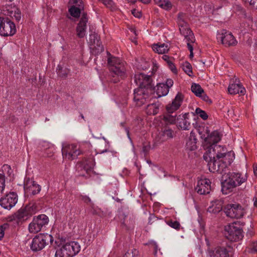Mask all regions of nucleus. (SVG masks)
<instances>
[{"label": "nucleus", "mask_w": 257, "mask_h": 257, "mask_svg": "<svg viewBox=\"0 0 257 257\" xmlns=\"http://www.w3.org/2000/svg\"><path fill=\"white\" fill-rule=\"evenodd\" d=\"M228 76L229 77V85L228 87V93L231 95H235L236 94H240L242 95H244L246 90L239 80L231 73H230V74H228Z\"/></svg>", "instance_id": "obj_7"}, {"label": "nucleus", "mask_w": 257, "mask_h": 257, "mask_svg": "<svg viewBox=\"0 0 257 257\" xmlns=\"http://www.w3.org/2000/svg\"><path fill=\"white\" fill-rule=\"evenodd\" d=\"M50 151V149H48L47 150L45 151V156L48 157H50L52 156L54 151H52V152Z\"/></svg>", "instance_id": "obj_63"}, {"label": "nucleus", "mask_w": 257, "mask_h": 257, "mask_svg": "<svg viewBox=\"0 0 257 257\" xmlns=\"http://www.w3.org/2000/svg\"><path fill=\"white\" fill-rule=\"evenodd\" d=\"M151 148L149 143H144L143 144L142 151L145 155H146L150 151Z\"/></svg>", "instance_id": "obj_56"}, {"label": "nucleus", "mask_w": 257, "mask_h": 257, "mask_svg": "<svg viewBox=\"0 0 257 257\" xmlns=\"http://www.w3.org/2000/svg\"><path fill=\"white\" fill-rule=\"evenodd\" d=\"M196 113L202 118L203 120H206L208 118V115L206 112L201 108L198 107L195 110Z\"/></svg>", "instance_id": "obj_48"}, {"label": "nucleus", "mask_w": 257, "mask_h": 257, "mask_svg": "<svg viewBox=\"0 0 257 257\" xmlns=\"http://www.w3.org/2000/svg\"><path fill=\"white\" fill-rule=\"evenodd\" d=\"M160 104L153 103L147 105L146 112L148 115H156L159 111Z\"/></svg>", "instance_id": "obj_31"}, {"label": "nucleus", "mask_w": 257, "mask_h": 257, "mask_svg": "<svg viewBox=\"0 0 257 257\" xmlns=\"http://www.w3.org/2000/svg\"><path fill=\"white\" fill-rule=\"evenodd\" d=\"M70 72V70L67 68H63L60 65H58L57 68V73L58 75L62 77L65 78L68 76Z\"/></svg>", "instance_id": "obj_35"}, {"label": "nucleus", "mask_w": 257, "mask_h": 257, "mask_svg": "<svg viewBox=\"0 0 257 257\" xmlns=\"http://www.w3.org/2000/svg\"><path fill=\"white\" fill-rule=\"evenodd\" d=\"M206 147V151L203 155V158L204 159L207 161L208 162L210 161V162H208V165L209 163L210 162H213V161H212V159H213L214 160L215 159V155L213 154L211 150L212 148H210V147Z\"/></svg>", "instance_id": "obj_32"}, {"label": "nucleus", "mask_w": 257, "mask_h": 257, "mask_svg": "<svg viewBox=\"0 0 257 257\" xmlns=\"http://www.w3.org/2000/svg\"><path fill=\"white\" fill-rule=\"evenodd\" d=\"M149 92L148 90H146L141 88L134 90V100L138 106H141L149 99L150 95L153 93Z\"/></svg>", "instance_id": "obj_13"}, {"label": "nucleus", "mask_w": 257, "mask_h": 257, "mask_svg": "<svg viewBox=\"0 0 257 257\" xmlns=\"http://www.w3.org/2000/svg\"><path fill=\"white\" fill-rule=\"evenodd\" d=\"M70 2L75 5L72 6L69 8V12L72 16L76 18L79 17L80 15L81 10L83 8L82 1L70 0Z\"/></svg>", "instance_id": "obj_22"}, {"label": "nucleus", "mask_w": 257, "mask_h": 257, "mask_svg": "<svg viewBox=\"0 0 257 257\" xmlns=\"http://www.w3.org/2000/svg\"><path fill=\"white\" fill-rule=\"evenodd\" d=\"M24 208L30 216L35 213L37 211V206L34 203H30Z\"/></svg>", "instance_id": "obj_38"}, {"label": "nucleus", "mask_w": 257, "mask_h": 257, "mask_svg": "<svg viewBox=\"0 0 257 257\" xmlns=\"http://www.w3.org/2000/svg\"><path fill=\"white\" fill-rule=\"evenodd\" d=\"M186 15L183 13H180L178 15V24L180 27L187 26L188 25L186 21Z\"/></svg>", "instance_id": "obj_39"}, {"label": "nucleus", "mask_w": 257, "mask_h": 257, "mask_svg": "<svg viewBox=\"0 0 257 257\" xmlns=\"http://www.w3.org/2000/svg\"><path fill=\"white\" fill-rule=\"evenodd\" d=\"M247 3H249L252 8L257 9V0H247Z\"/></svg>", "instance_id": "obj_59"}, {"label": "nucleus", "mask_w": 257, "mask_h": 257, "mask_svg": "<svg viewBox=\"0 0 257 257\" xmlns=\"http://www.w3.org/2000/svg\"><path fill=\"white\" fill-rule=\"evenodd\" d=\"M191 90L196 96L199 97L201 96V94L204 92L203 89L202 88L201 86L196 83H193L191 86Z\"/></svg>", "instance_id": "obj_33"}, {"label": "nucleus", "mask_w": 257, "mask_h": 257, "mask_svg": "<svg viewBox=\"0 0 257 257\" xmlns=\"http://www.w3.org/2000/svg\"><path fill=\"white\" fill-rule=\"evenodd\" d=\"M24 190L27 195H35L40 192L41 187L34 181L29 179L24 184Z\"/></svg>", "instance_id": "obj_16"}, {"label": "nucleus", "mask_w": 257, "mask_h": 257, "mask_svg": "<svg viewBox=\"0 0 257 257\" xmlns=\"http://www.w3.org/2000/svg\"><path fill=\"white\" fill-rule=\"evenodd\" d=\"M173 81L171 79H167L166 83H160L157 85L156 93L158 97L166 95L169 90V88L173 85Z\"/></svg>", "instance_id": "obj_17"}, {"label": "nucleus", "mask_w": 257, "mask_h": 257, "mask_svg": "<svg viewBox=\"0 0 257 257\" xmlns=\"http://www.w3.org/2000/svg\"><path fill=\"white\" fill-rule=\"evenodd\" d=\"M168 65L169 68L171 70V71L173 73H177V69L172 61L169 62Z\"/></svg>", "instance_id": "obj_61"}, {"label": "nucleus", "mask_w": 257, "mask_h": 257, "mask_svg": "<svg viewBox=\"0 0 257 257\" xmlns=\"http://www.w3.org/2000/svg\"><path fill=\"white\" fill-rule=\"evenodd\" d=\"M132 14L136 18H140L142 16L141 13L136 9L132 11Z\"/></svg>", "instance_id": "obj_62"}, {"label": "nucleus", "mask_w": 257, "mask_h": 257, "mask_svg": "<svg viewBox=\"0 0 257 257\" xmlns=\"http://www.w3.org/2000/svg\"><path fill=\"white\" fill-rule=\"evenodd\" d=\"M49 218L45 214H41L33 218V221L29 224V229L31 233L40 231L43 227L48 223Z\"/></svg>", "instance_id": "obj_10"}, {"label": "nucleus", "mask_w": 257, "mask_h": 257, "mask_svg": "<svg viewBox=\"0 0 257 257\" xmlns=\"http://www.w3.org/2000/svg\"><path fill=\"white\" fill-rule=\"evenodd\" d=\"M183 98V95L181 93H178L172 103L166 106V110L168 113H172L179 109L182 104Z\"/></svg>", "instance_id": "obj_20"}, {"label": "nucleus", "mask_w": 257, "mask_h": 257, "mask_svg": "<svg viewBox=\"0 0 257 257\" xmlns=\"http://www.w3.org/2000/svg\"><path fill=\"white\" fill-rule=\"evenodd\" d=\"M247 180L246 174L239 172L229 171L226 174V194L234 193L236 188L245 183Z\"/></svg>", "instance_id": "obj_2"}, {"label": "nucleus", "mask_w": 257, "mask_h": 257, "mask_svg": "<svg viewBox=\"0 0 257 257\" xmlns=\"http://www.w3.org/2000/svg\"><path fill=\"white\" fill-rule=\"evenodd\" d=\"M107 63L113 78L117 76L123 78L126 76V63L120 59L111 56L107 59Z\"/></svg>", "instance_id": "obj_3"}, {"label": "nucleus", "mask_w": 257, "mask_h": 257, "mask_svg": "<svg viewBox=\"0 0 257 257\" xmlns=\"http://www.w3.org/2000/svg\"><path fill=\"white\" fill-rule=\"evenodd\" d=\"M189 113H186L182 115H180L177 117V122L179 127L183 130H189L191 125L188 121Z\"/></svg>", "instance_id": "obj_24"}, {"label": "nucleus", "mask_w": 257, "mask_h": 257, "mask_svg": "<svg viewBox=\"0 0 257 257\" xmlns=\"http://www.w3.org/2000/svg\"><path fill=\"white\" fill-rule=\"evenodd\" d=\"M9 120L12 123H16L18 121V118L15 115H11L9 117Z\"/></svg>", "instance_id": "obj_64"}, {"label": "nucleus", "mask_w": 257, "mask_h": 257, "mask_svg": "<svg viewBox=\"0 0 257 257\" xmlns=\"http://www.w3.org/2000/svg\"><path fill=\"white\" fill-rule=\"evenodd\" d=\"M197 130L198 133L200 134V135H201V138L204 137V138H205L206 137L205 134L203 133V132L204 131H205V133L206 134H208L209 132L207 127H205L204 126H199Z\"/></svg>", "instance_id": "obj_50"}, {"label": "nucleus", "mask_w": 257, "mask_h": 257, "mask_svg": "<svg viewBox=\"0 0 257 257\" xmlns=\"http://www.w3.org/2000/svg\"><path fill=\"white\" fill-rule=\"evenodd\" d=\"M211 189V182L210 180L204 178L198 181L195 187L196 191L201 195L208 194Z\"/></svg>", "instance_id": "obj_15"}, {"label": "nucleus", "mask_w": 257, "mask_h": 257, "mask_svg": "<svg viewBox=\"0 0 257 257\" xmlns=\"http://www.w3.org/2000/svg\"><path fill=\"white\" fill-rule=\"evenodd\" d=\"M159 7L165 10H169L172 7L171 3L168 0H159L158 2Z\"/></svg>", "instance_id": "obj_43"}, {"label": "nucleus", "mask_w": 257, "mask_h": 257, "mask_svg": "<svg viewBox=\"0 0 257 257\" xmlns=\"http://www.w3.org/2000/svg\"><path fill=\"white\" fill-rule=\"evenodd\" d=\"M211 257H225V248L221 247H217L215 252L210 254Z\"/></svg>", "instance_id": "obj_40"}, {"label": "nucleus", "mask_w": 257, "mask_h": 257, "mask_svg": "<svg viewBox=\"0 0 257 257\" xmlns=\"http://www.w3.org/2000/svg\"><path fill=\"white\" fill-rule=\"evenodd\" d=\"M184 38L186 41L187 43H193L195 42V39L193 32L188 35H187L186 36H184Z\"/></svg>", "instance_id": "obj_52"}, {"label": "nucleus", "mask_w": 257, "mask_h": 257, "mask_svg": "<svg viewBox=\"0 0 257 257\" xmlns=\"http://www.w3.org/2000/svg\"><path fill=\"white\" fill-rule=\"evenodd\" d=\"M90 206L91 207L90 212L93 214H97L99 213V209L95 208L93 203H91V205Z\"/></svg>", "instance_id": "obj_58"}, {"label": "nucleus", "mask_w": 257, "mask_h": 257, "mask_svg": "<svg viewBox=\"0 0 257 257\" xmlns=\"http://www.w3.org/2000/svg\"><path fill=\"white\" fill-rule=\"evenodd\" d=\"M79 198L84 203H86L87 204H89L90 206L91 205V203H93L91 202L90 198L87 196L81 195L79 196Z\"/></svg>", "instance_id": "obj_55"}, {"label": "nucleus", "mask_w": 257, "mask_h": 257, "mask_svg": "<svg viewBox=\"0 0 257 257\" xmlns=\"http://www.w3.org/2000/svg\"><path fill=\"white\" fill-rule=\"evenodd\" d=\"M4 15L6 16H10L11 17H14L16 20L19 22L21 19V14L20 11H15L14 12L13 11H10L8 9V7H5L3 10Z\"/></svg>", "instance_id": "obj_29"}, {"label": "nucleus", "mask_w": 257, "mask_h": 257, "mask_svg": "<svg viewBox=\"0 0 257 257\" xmlns=\"http://www.w3.org/2000/svg\"><path fill=\"white\" fill-rule=\"evenodd\" d=\"M38 147L41 150L44 152L46 150H47L48 149H50V152L55 150L54 146L46 141H43L41 142Z\"/></svg>", "instance_id": "obj_34"}, {"label": "nucleus", "mask_w": 257, "mask_h": 257, "mask_svg": "<svg viewBox=\"0 0 257 257\" xmlns=\"http://www.w3.org/2000/svg\"><path fill=\"white\" fill-rule=\"evenodd\" d=\"M150 249L152 250L154 252V254H156L157 252L158 245L157 243L154 241H151L148 243Z\"/></svg>", "instance_id": "obj_53"}, {"label": "nucleus", "mask_w": 257, "mask_h": 257, "mask_svg": "<svg viewBox=\"0 0 257 257\" xmlns=\"http://www.w3.org/2000/svg\"><path fill=\"white\" fill-rule=\"evenodd\" d=\"M212 152L214 155L215 154V159L213 162L209 163V170L211 172H217L222 175L221 179V191L224 194V187L225 186V180H223L224 175V170L225 169V151L224 147L220 145H214L212 147Z\"/></svg>", "instance_id": "obj_1"}, {"label": "nucleus", "mask_w": 257, "mask_h": 257, "mask_svg": "<svg viewBox=\"0 0 257 257\" xmlns=\"http://www.w3.org/2000/svg\"><path fill=\"white\" fill-rule=\"evenodd\" d=\"M134 79L138 88L148 90L150 91L149 92H154V87L152 85V80L150 75L143 73H138L135 74Z\"/></svg>", "instance_id": "obj_8"}, {"label": "nucleus", "mask_w": 257, "mask_h": 257, "mask_svg": "<svg viewBox=\"0 0 257 257\" xmlns=\"http://www.w3.org/2000/svg\"><path fill=\"white\" fill-rule=\"evenodd\" d=\"M245 213L244 208L236 202L226 205V216L232 218H240Z\"/></svg>", "instance_id": "obj_9"}, {"label": "nucleus", "mask_w": 257, "mask_h": 257, "mask_svg": "<svg viewBox=\"0 0 257 257\" xmlns=\"http://www.w3.org/2000/svg\"><path fill=\"white\" fill-rule=\"evenodd\" d=\"M224 200L223 199L216 200L211 202L207 211L210 213H217L222 210Z\"/></svg>", "instance_id": "obj_25"}, {"label": "nucleus", "mask_w": 257, "mask_h": 257, "mask_svg": "<svg viewBox=\"0 0 257 257\" xmlns=\"http://www.w3.org/2000/svg\"><path fill=\"white\" fill-rule=\"evenodd\" d=\"M88 161L89 164L87 163L85 164H78L77 165V170L79 172H85L86 174H88L93 169L94 166V162L92 159H90Z\"/></svg>", "instance_id": "obj_27"}, {"label": "nucleus", "mask_w": 257, "mask_h": 257, "mask_svg": "<svg viewBox=\"0 0 257 257\" xmlns=\"http://www.w3.org/2000/svg\"><path fill=\"white\" fill-rule=\"evenodd\" d=\"M223 30L221 32H218L216 36L217 40L218 42H220L222 44H224V38H225V35L223 33Z\"/></svg>", "instance_id": "obj_54"}, {"label": "nucleus", "mask_w": 257, "mask_h": 257, "mask_svg": "<svg viewBox=\"0 0 257 257\" xmlns=\"http://www.w3.org/2000/svg\"><path fill=\"white\" fill-rule=\"evenodd\" d=\"M199 97H201L202 99V100L206 101V102H207L209 104H210L212 103L211 100L204 93V92L203 93H202V94H201V96H199Z\"/></svg>", "instance_id": "obj_57"}, {"label": "nucleus", "mask_w": 257, "mask_h": 257, "mask_svg": "<svg viewBox=\"0 0 257 257\" xmlns=\"http://www.w3.org/2000/svg\"><path fill=\"white\" fill-rule=\"evenodd\" d=\"M177 119L176 115L168 114L163 116V120L166 123L173 124L176 122Z\"/></svg>", "instance_id": "obj_42"}, {"label": "nucleus", "mask_w": 257, "mask_h": 257, "mask_svg": "<svg viewBox=\"0 0 257 257\" xmlns=\"http://www.w3.org/2000/svg\"><path fill=\"white\" fill-rule=\"evenodd\" d=\"M179 30L181 34L184 36V37L186 36L187 35H188L189 34H191L192 32V31L189 28L188 25H187V26L180 27Z\"/></svg>", "instance_id": "obj_46"}, {"label": "nucleus", "mask_w": 257, "mask_h": 257, "mask_svg": "<svg viewBox=\"0 0 257 257\" xmlns=\"http://www.w3.org/2000/svg\"><path fill=\"white\" fill-rule=\"evenodd\" d=\"M62 153L63 159L72 160L75 159L81 152L77 145L65 144L62 147Z\"/></svg>", "instance_id": "obj_11"}, {"label": "nucleus", "mask_w": 257, "mask_h": 257, "mask_svg": "<svg viewBox=\"0 0 257 257\" xmlns=\"http://www.w3.org/2000/svg\"><path fill=\"white\" fill-rule=\"evenodd\" d=\"M152 49L155 52L159 54H165L169 50L168 45L164 43L154 44L152 46Z\"/></svg>", "instance_id": "obj_28"}, {"label": "nucleus", "mask_w": 257, "mask_h": 257, "mask_svg": "<svg viewBox=\"0 0 257 257\" xmlns=\"http://www.w3.org/2000/svg\"><path fill=\"white\" fill-rule=\"evenodd\" d=\"M68 256H73L80 250V246L76 241L67 242L63 246Z\"/></svg>", "instance_id": "obj_19"}, {"label": "nucleus", "mask_w": 257, "mask_h": 257, "mask_svg": "<svg viewBox=\"0 0 257 257\" xmlns=\"http://www.w3.org/2000/svg\"><path fill=\"white\" fill-rule=\"evenodd\" d=\"M197 139L194 133L191 132L189 139L186 143V147L187 150L189 151H194L197 149Z\"/></svg>", "instance_id": "obj_26"}, {"label": "nucleus", "mask_w": 257, "mask_h": 257, "mask_svg": "<svg viewBox=\"0 0 257 257\" xmlns=\"http://www.w3.org/2000/svg\"><path fill=\"white\" fill-rule=\"evenodd\" d=\"M166 223L171 227L179 230L181 225L179 221L171 219H168L166 220Z\"/></svg>", "instance_id": "obj_41"}, {"label": "nucleus", "mask_w": 257, "mask_h": 257, "mask_svg": "<svg viewBox=\"0 0 257 257\" xmlns=\"http://www.w3.org/2000/svg\"><path fill=\"white\" fill-rule=\"evenodd\" d=\"M16 32L15 23L8 17L0 16V35L3 37L12 36Z\"/></svg>", "instance_id": "obj_6"}, {"label": "nucleus", "mask_w": 257, "mask_h": 257, "mask_svg": "<svg viewBox=\"0 0 257 257\" xmlns=\"http://www.w3.org/2000/svg\"><path fill=\"white\" fill-rule=\"evenodd\" d=\"M207 136L205 138V142L206 143V146L208 147H212L221 140L222 135L217 131H214L210 135L209 133Z\"/></svg>", "instance_id": "obj_21"}, {"label": "nucleus", "mask_w": 257, "mask_h": 257, "mask_svg": "<svg viewBox=\"0 0 257 257\" xmlns=\"http://www.w3.org/2000/svg\"><path fill=\"white\" fill-rule=\"evenodd\" d=\"M89 41L92 53L94 55H98L104 51L103 46L97 34H91L89 36Z\"/></svg>", "instance_id": "obj_14"}, {"label": "nucleus", "mask_w": 257, "mask_h": 257, "mask_svg": "<svg viewBox=\"0 0 257 257\" xmlns=\"http://www.w3.org/2000/svg\"><path fill=\"white\" fill-rule=\"evenodd\" d=\"M237 44V40L231 33H226V44L229 46H235Z\"/></svg>", "instance_id": "obj_36"}, {"label": "nucleus", "mask_w": 257, "mask_h": 257, "mask_svg": "<svg viewBox=\"0 0 257 257\" xmlns=\"http://www.w3.org/2000/svg\"><path fill=\"white\" fill-rule=\"evenodd\" d=\"M182 69L189 76H191L192 74V66L189 62H184L182 65Z\"/></svg>", "instance_id": "obj_44"}, {"label": "nucleus", "mask_w": 257, "mask_h": 257, "mask_svg": "<svg viewBox=\"0 0 257 257\" xmlns=\"http://www.w3.org/2000/svg\"><path fill=\"white\" fill-rule=\"evenodd\" d=\"M55 257H69L65 252L64 248L62 246L56 251Z\"/></svg>", "instance_id": "obj_47"}, {"label": "nucleus", "mask_w": 257, "mask_h": 257, "mask_svg": "<svg viewBox=\"0 0 257 257\" xmlns=\"http://www.w3.org/2000/svg\"><path fill=\"white\" fill-rule=\"evenodd\" d=\"M88 17L86 14H83L76 27L77 36L80 38H83L86 34Z\"/></svg>", "instance_id": "obj_18"}, {"label": "nucleus", "mask_w": 257, "mask_h": 257, "mask_svg": "<svg viewBox=\"0 0 257 257\" xmlns=\"http://www.w3.org/2000/svg\"><path fill=\"white\" fill-rule=\"evenodd\" d=\"M226 152H226V161L227 160V162H226V164L227 163L228 165H230L235 159V153L232 150L227 149Z\"/></svg>", "instance_id": "obj_37"}, {"label": "nucleus", "mask_w": 257, "mask_h": 257, "mask_svg": "<svg viewBox=\"0 0 257 257\" xmlns=\"http://www.w3.org/2000/svg\"><path fill=\"white\" fill-rule=\"evenodd\" d=\"M168 65L169 68L171 70V71L173 73H177V69L172 61L169 62Z\"/></svg>", "instance_id": "obj_60"}, {"label": "nucleus", "mask_w": 257, "mask_h": 257, "mask_svg": "<svg viewBox=\"0 0 257 257\" xmlns=\"http://www.w3.org/2000/svg\"><path fill=\"white\" fill-rule=\"evenodd\" d=\"M246 251L249 253H255L257 252V242H252L248 246Z\"/></svg>", "instance_id": "obj_49"}, {"label": "nucleus", "mask_w": 257, "mask_h": 257, "mask_svg": "<svg viewBox=\"0 0 257 257\" xmlns=\"http://www.w3.org/2000/svg\"><path fill=\"white\" fill-rule=\"evenodd\" d=\"M53 236L48 233H40L35 236L30 244V248L34 252H38L43 249L49 242H52Z\"/></svg>", "instance_id": "obj_5"}, {"label": "nucleus", "mask_w": 257, "mask_h": 257, "mask_svg": "<svg viewBox=\"0 0 257 257\" xmlns=\"http://www.w3.org/2000/svg\"><path fill=\"white\" fill-rule=\"evenodd\" d=\"M158 137L161 142L166 141L173 138L174 131L169 126L165 125L162 128Z\"/></svg>", "instance_id": "obj_23"}, {"label": "nucleus", "mask_w": 257, "mask_h": 257, "mask_svg": "<svg viewBox=\"0 0 257 257\" xmlns=\"http://www.w3.org/2000/svg\"><path fill=\"white\" fill-rule=\"evenodd\" d=\"M30 217L24 208H21L14 215V217L19 221L27 220Z\"/></svg>", "instance_id": "obj_30"}, {"label": "nucleus", "mask_w": 257, "mask_h": 257, "mask_svg": "<svg viewBox=\"0 0 257 257\" xmlns=\"http://www.w3.org/2000/svg\"><path fill=\"white\" fill-rule=\"evenodd\" d=\"M226 238L230 241H237L242 238V225L239 221H235L226 228Z\"/></svg>", "instance_id": "obj_4"}, {"label": "nucleus", "mask_w": 257, "mask_h": 257, "mask_svg": "<svg viewBox=\"0 0 257 257\" xmlns=\"http://www.w3.org/2000/svg\"><path fill=\"white\" fill-rule=\"evenodd\" d=\"M5 188V176L3 170L0 169V192L2 193Z\"/></svg>", "instance_id": "obj_45"}, {"label": "nucleus", "mask_w": 257, "mask_h": 257, "mask_svg": "<svg viewBox=\"0 0 257 257\" xmlns=\"http://www.w3.org/2000/svg\"><path fill=\"white\" fill-rule=\"evenodd\" d=\"M18 200V195L14 192H10L0 199V205L5 209L10 210L15 206Z\"/></svg>", "instance_id": "obj_12"}, {"label": "nucleus", "mask_w": 257, "mask_h": 257, "mask_svg": "<svg viewBox=\"0 0 257 257\" xmlns=\"http://www.w3.org/2000/svg\"><path fill=\"white\" fill-rule=\"evenodd\" d=\"M9 227V225L8 223H5L0 226V240L3 238L5 234V231L8 229Z\"/></svg>", "instance_id": "obj_51"}]
</instances>
